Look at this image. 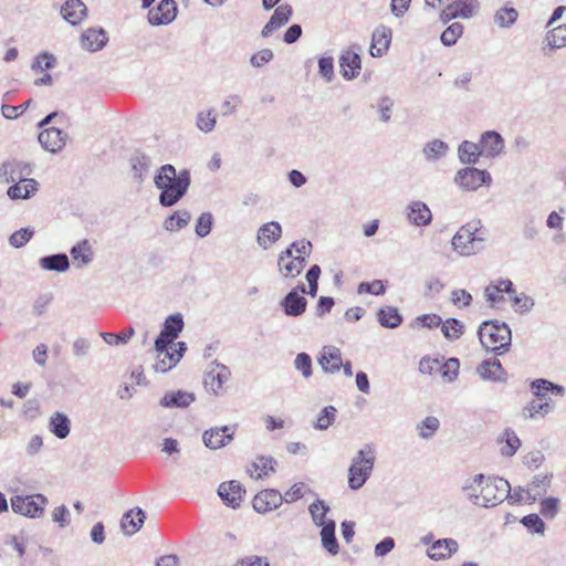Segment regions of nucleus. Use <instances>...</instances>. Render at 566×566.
Segmentation results:
<instances>
[{"mask_svg":"<svg viewBox=\"0 0 566 566\" xmlns=\"http://www.w3.org/2000/svg\"><path fill=\"white\" fill-rule=\"evenodd\" d=\"M488 230L474 219L460 227L451 240L452 249L461 256H471L484 249Z\"/></svg>","mask_w":566,"mask_h":566,"instance_id":"obj_3","label":"nucleus"},{"mask_svg":"<svg viewBox=\"0 0 566 566\" xmlns=\"http://www.w3.org/2000/svg\"><path fill=\"white\" fill-rule=\"evenodd\" d=\"M337 410L334 406L324 407L316 417V420L313 422V427L316 430H326L331 427L336 419Z\"/></svg>","mask_w":566,"mask_h":566,"instance_id":"obj_49","label":"nucleus"},{"mask_svg":"<svg viewBox=\"0 0 566 566\" xmlns=\"http://www.w3.org/2000/svg\"><path fill=\"white\" fill-rule=\"evenodd\" d=\"M134 328L129 326L118 334L102 332L99 335L108 345H125L134 336Z\"/></svg>","mask_w":566,"mask_h":566,"instance_id":"obj_53","label":"nucleus"},{"mask_svg":"<svg viewBox=\"0 0 566 566\" xmlns=\"http://www.w3.org/2000/svg\"><path fill=\"white\" fill-rule=\"evenodd\" d=\"M476 373L483 380L505 384L509 379L506 370L496 358L483 360L476 368Z\"/></svg>","mask_w":566,"mask_h":566,"instance_id":"obj_13","label":"nucleus"},{"mask_svg":"<svg viewBox=\"0 0 566 566\" xmlns=\"http://www.w3.org/2000/svg\"><path fill=\"white\" fill-rule=\"evenodd\" d=\"M38 138L45 150L56 154L65 146L67 134L60 128L50 127L43 129Z\"/></svg>","mask_w":566,"mask_h":566,"instance_id":"obj_14","label":"nucleus"},{"mask_svg":"<svg viewBox=\"0 0 566 566\" xmlns=\"http://www.w3.org/2000/svg\"><path fill=\"white\" fill-rule=\"evenodd\" d=\"M336 523L335 521H328L326 525L321 528V541L323 547L333 556L339 552V545L335 536Z\"/></svg>","mask_w":566,"mask_h":566,"instance_id":"obj_39","label":"nucleus"},{"mask_svg":"<svg viewBox=\"0 0 566 566\" xmlns=\"http://www.w3.org/2000/svg\"><path fill=\"white\" fill-rule=\"evenodd\" d=\"M521 523L532 533L544 534L545 523L539 517V515L535 513L524 516L521 520Z\"/></svg>","mask_w":566,"mask_h":566,"instance_id":"obj_62","label":"nucleus"},{"mask_svg":"<svg viewBox=\"0 0 566 566\" xmlns=\"http://www.w3.org/2000/svg\"><path fill=\"white\" fill-rule=\"evenodd\" d=\"M463 25L460 22H453L450 24L440 36L443 45L452 46L457 43L459 38L463 34Z\"/></svg>","mask_w":566,"mask_h":566,"instance_id":"obj_54","label":"nucleus"},{"mask_svg":"<svg viewBox=\"0 0 566 566\" xmlns=\"http://www.w3.org/2000/svg\"><path fill=\"white\" fill-rule=\"evenodd\" d=\"M499 442L504 443V446L501 447L500 451L503 457L507 458L513 457L521 447L520 438L511 428H506L503 431L502 436L499 438Z\"/></svg>","mask_w":566,"mask_h":566,"instance_id":"obj_41","label":"nucleus"},{"mask_svg":"<svg viewBox=\"0 0 566 566\" xmlns=\"http://www.w3.org/2000/svg\"><path fill=\"white\" fill-rule=\"evenodd\" d=\"M461 19L472 18L480 8L479 0H455L453 1Z\"/></svg>","mask_w":566,"mask_h":566,"instance_id":"obj_57","label":"nucleus"},{"mask_svg":"<svg viewBox=\"0 0 566 566\" xmlns=\"http://www.w3.org/2000/svg\"><path fill=\"white\" fill-rule=\"evenodd\" d=\"M176 347L177 348H175V349L171 348V350H172L171 355L172 356L170 357V363H166L165 359H159L154 365V368H155V370L157 373H166V371L170 370L182 358L185 352L187 350L186 343L185 342H178L176 344Z\"/></svg>","mask_w":566,"mask_h":566,"instance_id":"obj_46","label":"nucleus"},{"mask_svg":"<svg viewBox=\"0 0 566 566\" xmlns=\"http://www.w3.org/2000/svg\"><path fill=\"white\" fill-rule=\"evenodd\" d=\"M510 483L499 476L478 473L468 476L461 484L463 496L473 505L480 507H494L509 495Z\"/></svg>","mask_w":566,"mask_h":566,"instance_id":"obj_1","label":"nucleus"},{"mask_svg":"<svg viewBox=\"0 0 566 566\" xmlns=\"http://www.w3.org/2000/svg\"><path fill=\"white\" fill-rule=\"evenodd\" d=\"M454 184L464 191H475L481 186L490 187L492 177L488 170L465 167L457 171Z\"/></svg>","mask_w":566,"mask_h":566,"instance_id":"obj_7","label":"nucleus"},{"mask_svg":"<svg viewBox=\"0 0 566 566\" xmlns=\"http://www.w3.org/2000/svg\"><path fill=\"white\" fill-rule=\"evenodd\" d=\"M448 150L449 145L441 139L436 138L423 146L422 154L427 161L434 163L443 158Z\"/></svg>","mask_w":566,"mask_h":566,"instance_id":"obj_40","label":"nucleus"},{"mask_svg":"<svg viewBox=\"0 0 566 566\" xmlns=\"http://www.w3.org/2000/svg\"><path fill=\"white\" fill-rule=\"evenodd\" d=\"M482 156L480 143L464 140L458 147V157L463 165H475Z\"/></svg>","mask_w":566,"mask_h":566,"instance_id":"obj_33","label":"nucleus"},{"mask_svg":"<svg viewBox=\"0 0 566 566\" xmlns=\"http://www.w3.org/2000/svg\"><path fill=\"white\" fill-rule=\"evenodd\" d=\"M70 254L77 269L88 265L94 259L92 244L87 239H83L74 244L70 250Z\"/></svg>","mask_w":566,"mask_h":566,"instance_id":"obj_30","label":"nucleus"},{"mask_svg":"<svg viewBox=\"0 0 566 566\" xmlns=\"http://www.w3.org/2000/svg\"><path fill=\"white\" fill-rule=\"evenodd\" d=\"M318 364L327 374L338 373L342 368V352L335 346H324L319 353Z\"/></svg>","mask_w":566,"mask_h":566,"instance_id":"obj_22","label":"nucleus"},{"mask_svg":"<svg viewBox=\"0 0 566 566\" xmlns=\"http://www.w3.org/2000/svg\"><path fill=\"white\" fill-rule=\"evenodd\" d=\"M511 301L514 311L522 315L530 313L535 305V300L525 293H514V295L511 297Z\"/></svg>","mask_w":566,"mask_h":566,"instance_id":"obj_52","label":"nucleus"},{"mask_svg":"<svg viewBox=\"0 0 566 566\" xmlns=\"http://www.w3.org/2000/svg\"><path fill=\"white\" fill-rule=\"evenodd\" d=\"M134 179L143 182L150 167V158L144 154L136 155L130 159Z\"/></svg>","mask_w":566,"mask_h":566,"instance_id":"obj_48","label":"nucleus"},{"mask_svg":"<svg viewBox=\"0 0 566 566\" xmlns=\"http://www.w3.org/2000/svg\"><path fill=\"white\" fill-rule=\"evenodd\" d=\"M38 191V182L34 179L23 178L13 182L7 193L10 199H28Z\"/></svg>","mask_w":566,"mask_h":566,"instance_id":"obj_32","label":"nucleus"},{"mask_svg":"<svg viewBox=\"0 0 566 566\" xmlns=\"http://www.w3.org/2000/svg\"><path fill=\"white\" fill-rule=\"evenodd\" d=\"M318 73L327 82H332L334 73V59L333 56H321L318 59Z\"/></svg>","mask_w":566,"mask_h":566,"instance_id":"obj_61","label":"nucleus"},{"mask_svg":"<svg viewBox=\"0 0 566 566\" xmlns=\"http://www.w3.org/2000/svg\"><path fill=\"white\" fill-rule=\"evenodd\" d=\"M482 346L497 355L509 350L512 340V333L509 325L497 319L483 322L478 331Z\"/></svg>","mask_w":566,"mask_h":566,"instance_id":"obj_4","label":"nucleus"},{"mask_svg":"<svg viewBox=\"0 0 566 566\" xmlns=\"http://www.w3.org/2000/svg\"><path fill=\"white\" fill-rule=\"evenodd\" d=\"M217 124L216 115L213 109L199 112L197 115V128L203 133H210L214 129Z\"/></svg>","mask_w":566,"mask_h":566,"instance_id":"obj_55","label":"nucleus"},{"mask_svg":"<svg viewBox=\"0 0 566 566\" xmlns=\"http://www.w3.org/2000/svg\"><path fill=\"white\" fill-rule=\"evenodd\" d=\"M11 509L14 513L29 518H39L44 513L49 503L48 497L36 493L32 495H15L11 500Z\"/></svg>","mask_w":566,"mask_h":566,"instance_id":"obj_6","label":"nucleus"},{"mask_svg":"<svg viewBox=\"0 0 566 566\" xmlns=\"http://www.w3.org/2000/svg\"><path fill=\"white\" fill-rule=\"evenodd\" d=\"M29 174V166L20 161L4 163L0 168V176L4 177L7 182L22 180Z\"/></svg>","mask_w":566,"mask_h":566,"instance_id":"obj_38","label":"nucleus"},{"mask_svg":"<svg viewBox=\"0 0 566 566\" xmlns=\"http://www.w3.org/2000/svg\"><path fill=\"white\" fill-rule=\"evenodd\" d=\"M107 35L103 29H88L81 36V45L84 50L96 52L102 50L107 43Z\"/></svg>","mask_w":566,"mask_h":566,"instance_id":"obj_27","label":"nucleus"},{"mask_svg":"<svg viewBox=\"0 0 566 566\" xmlns=\"http://www.w3.org/2000/svg\"><path fill=\"white\" fill-rule=\"evenodd\" d=\"M34 235L32 228H22L9 237V243L15 249L23 248Z\"/></svg>","mask_w":566,"mask_h":566,"instance_id":"obj_58","label":"nucleus"},{"mask_svg":"<svg viewBox=\"0 0 566 566\" xmlns=\"http://www.w3.org/2000/svg\"><path fill=\"white\" fill-rule=\"evenodd\" d=\"M154 182L160 190L159 203L163 207H172L187 193L191 176L187 169L177 172L175 166L166 164L159 168Z\"/></svg>","mask_w":566,"mask_h":566,"instance_id":"obj_2","label":"nucleus"},{"mask_svg":"<svg viewBox=\"0 0 566 566\" xmlns=\"http://www.w3.org/2000/svg\"><path fill=\"white\" fill-rule=\"evenodd\" d=\"M56 64V59L49 52L39 54L32 62L31 69L34 72H42L44 70L53 69Z\"/></svg>","mask_w":566,"mask_h":566,"instance_id":"obj_59","label":"nucleus"},{"mask_svg":"<svg viewBox=\"0 0 566 566\" xmlns=\"http://www.w3.org/2000/svg\"><path fill=\"white\" fill-rule=\"evenodd\" d=\"M177 12L175 0H161L157 7L149 9L147 19L151 25H167L176 19Z\"/></svg>","mask_w":566,"mask_h":566,"instance_id":"obj_9","label":"nucleus"},{"mask_svg":"<svg viewBox=\"0 0 566 566\" xmlns=\"http://www.w3.org/2000/svg\"><path fill=\"white\" fill-rule=\"evenodd\" d=\"M531 392L538 399L544 400L548 392L555 396H564L565 388L545 378H537L530 384Z\"/></svg>","mask_w":566,"mask_h":566,"instance_id":"obj_28","label":"nucleus"},{"mask_svg":"<svg viewBox=\"0 0 566 566\" xmlns=\"http://www.w3.org/2000/svg\"><path fill=\"white\" fill-rule=\"evenodd\" d=\"M559 510V500L557 497H546L541 501V514L548 520L554 518Z\"/></svg>","mask_w":566,"mask_h":566,"instance_id":"obj_63","label":"nucleus"},{"mask_svg":"<svg viewBox=\"0 0 566 566\" xmlns=\"http://www.w3.org/2000/svg\"><path fill=\"white\" fill-rule=\"evenodd\" d=\"M551 474H537L533 478L526 488V501L527 503L535 502L538 497L546 493L551 484Z\"/></svg>","mask_w":566,"mask_h":566,"instance_id":"obj_34","label":"nucleus"},{"mask_svg":"<svg viewBox=\"0 0 566 566\" xmlns=\"http://www.w3.org/2000/svg\"><path fill=\"white\" fill-rule=\"evenodd\" d=\"M190 220L191 214L189 211L178 210L168 218H166V220L164 221V228L170 232L179 231L187 227Z\"/></svg>","mask_w":566,"mask_h":566,"instance_id":"obj_44","label":"nucleus"},{"mask_svg":"<svg viewBox=\"0 0 566 566\" xmlns=\"http://www.w3.org/2000/svg\"><path fill=\"white\" fill-rule=\"evenodd\" d=\"M49 430L59 439H65L71 432V420L64 412H53L49 420Z\"/></svg>","mask_w":566,"mask_h":566,"instance_id":"obj_35","label":"nucleus"},{"mask_svg":"<svg viewBox=\"0 0 566 566\" xmlns=\"http://www.w3.org/2000/svg\"><path fill=\"white\" fill-rule=\"evenodd\" d=\"M293 14L292 6L284 3L275 8L270 20L261 30L262 38H269L272 33L285 25Z\"/></svg>","mask_w":566,"mask_h":566,"instance_id":"obj_15","label":"nucleus"},{"mask_svg":"<svg viewBox=\"0 0 566 566\" xmlns=\"http://www.w3.org/2000/svg\"><path fill=\"white\" fill-rule=\"evenodd\" d=\"M87 13V8L82 0H66L61 7V14L72 25L80 23Z\"/></svg>","mask_w":566,"mask_h":566,"instance_id":"obj_29","label":"nucleus"},{"mask_svg":"<svg viewBox=\"0 0 566 566\" xmlns=\"http://www.w3.org/2000/svg\"><path fill=\"white\" fill-rule=\"evenodd\" d=\"M377 319L382 327L397 328L402 323V316L398 308L392 306L381 307L377 312Z\"/></svg>","mask_w":566,"mask_h":566,"instance_id":"obj_42","label":"nucleus"},{"mask_svg":"<svg viewBox=\"0 0 566 566\" xmlns=\"http://www.w3.org/2000/svg\"><path fill=\"white\" fill-rule=\"evenodd\" d=\"M283 503V495L275 489H265L260 491L253 499V509L258 513L265 514L271 512Z\"/></svg>","mask_w":566,"mask_h":566,"instance_id":"obj_11","label":"nucleus"},{"mask_svg":"<svg viewBox=\"0 0 566 566\" xmlns=\"http://www.w3.org/2000/svg\"><path fill=\"white\" fill-rule=\"evenodd\" d=\"M231 376L230 369L219 363H212V367L207 371L205 385L213 394L218 395L222 386L229 380Z\"/></svg>","mask_w":566,"mask_h":566,"instance_id":"obj_18","label":"nucleus"},{"mask_svg":"<svg viewBox=\"0 0 566 566\" xmlns=\"http://www.w3.org/2000/svg\"><path fill=\"white\" fill-rule=\"evenodd\" d=\"M233 436L234 431L229 426L216 427L203 432L202 441L207 448L218 450L229 444Z\"/></svg>","mask_w":566,"mask_h":566,"instance_id":"obj_10","label":"nucleus"},{"mask_svg":"<svg viewBox=\"0 0 566 566\" xmlns=\"http://www.w3.org/2000/svg\"><path fill=\"white\" fill-rule=\"evenodd\" d=\"M39 266L45 271L64 273L70 269V259L65 253H55L39 259Z\"/></svg>","mask_w":566,"mask_h":566,"instance_id":"obj_31","label":"nucleus"},{"mask_svg":"<svg viewBox=\"0 0 566 566\" xmlns=\"http://www.w3.org/2000/svg\"><path fill=\"white\" fill-rule=\"evenodd\" d=\"M376 461V449L371 443L365 444L352 459L348 469V488L357 491L370 478Z\"/></svg>","mask_w":566,"mask_h":566,"instance_id":"obj_5","label":"nucleus"},{"mask_svg":"<svg viewBox=\"0 0 566 566\" xmlns=\"http://www.w3.org/2000/svg\"><path fill=\"white\" fill-rule=\"evenodd\" d=\"M340 73L346 80H354L361 69L360 55L352 50H345L339 56Z\"/></svg>","mask_w":566,"mask_h":566,"instance_id":"obj_21","label":"nucleus"},{"mask_svg":"<svg viewBox=\"0 0 566 566\" xmlns=\"http://www.w3.org/2000/svg\"><path fill=\"white\" fill-rule=\"evenodd\" d=\"M441 331L447 339L455 340L463 335L464 325L457 318H448L446 322H442Z\"/></svg>","mask_w":566,"mask_h":566,"instance_id":"obj_50","label":"nucleus"},{"mask_svg":"<svg viewBox=\"0 0 566 566\" xmlns=\"http://www.w3.org/2000/svg\"><path fill=\"white\" fill-rule=\"evenodd\" d=\"M306 265V261L304 260L303 255H296L287 261H285L283 264L277 265L280 274L284 279H294L297 275H300Z\"/></svg>","mask_w":566,"mask_h":566,"instance_id":"obj_43","label":"nucleus"},{"mask_svg":"<svg viewBox=\"0 0 566 566\" xmlns=\"http://www.w3.org/2000/svg\"><path fill=\"white\" fill-rule=\"evenodd\" d=\"M196 400L195 394L185 390L167 391L159 400L164 408H187Z\"/></svg>","mask_w":566,"mask_h":566,"instance_id":"obj_24","label":"nucleus"},{"mask_svg":"<svg viewBox=\"0 0 566 566\" xmlns=\"http://www.w3.org/2000/svg\"><path fill=\"white\" fill-rule=\"evenodd\" d=\"M213 217L210 212H202L196 221L195 232L199 238H206L212 229Z\"/></svg>","mask_w":566,"mask_h":566,"instance_id":"obj_60","label":"nucleus"},{"mask_svg":"<svg viewBox=\"0 0 566 566\" xmlns=\"http://www.w3.org/2000/svg\"><path fill=\"white\" fill-rule=\"evenodd\" d=\"M276 461L273 457L260 455L252 462L251 467L248 468V473L253 479H262L269 475L271 472H275Z\"/></svg>","mask_w":566,"mask_h":566,"instance_id":"obj_36","label":"nucleus"},{"mask_svg":"<svg viewBox=\"0 0 566 566\" xmlns=\"http://www.w3.org/2000/svg\"><path fill=\"white\" fill-rule=\"evenodd\" d=\"M553 409H554V405L551 402V400H546L543 402H537L535 400H531L523 407V409L521 411V417L524 420L544 418Z\"/></svg>","mask_w":566,"mask_h":566,"instance_id":"obj_37","label":"nucleus"},{"mask_svg":"<svg viewBox=\"0 0 566 566\" xmlns=\"http://www.w3.org/2000/svg\"><path fill=\"white\" fill-rule=\"evenodd\" d=\"M392 31L386 25H379L373 32L370 55L374 57L382 56L391 43Z\"/></svg>","mask_w":566,"mask_h":566,"instance_id":"obj_20","label":"nucleus"},{"mask_svg":"<svg viewBox=\"0 0 566 566\" xmlns=\"http://www.w3.org/2000/svg\"><path fill=\"white\" fill-rule=\"evenodd\" d=\"M459 549V544L453 538H441L433 541L427 549V555L432 560L449 559Z\"/></svg>","mask_w":566,"mask_h":566,"instance_id":"obj_17","label":"nucleus"},{"mask_svg":"<svg viewBox=\"0 0 566 566\" xmlns=\"http://www.w3.org/2000/svg\"><path fill=\"white\" fill-rule=\"evenodd\" d=\"M406 218L415 227H427L432 222V212L426 202L413 200L406 208Z\"/></svg>","mask_w":566,"mask_h":566,"instance_id":"obj_12","label":"nucleus"},{"mask_svg":"<svg viewBox=\"0 0 566 566\" xmlns=\"http://www.w3.org/2000/svg\"><path fill=\"white\" fill-rule=\"evenodd\" d=\"M481 151L484 157L494 158L500 156L504 150V139L500 133L495 130L484 132L480 137Z\"/></svg>","mask_w":566,"mask_h":566,"instance_id":"obj_16","label":"nucleus"},{"mask_svg":"<svg viewBox=\"0 0 566 566\" xmlns=\"http://www.w3.org/2000/svg\"><path fill=\"white\" fill-rule=\"evenodd\" d=\"M547 43L552 49L566 46V24L558 25L547 33Z\"/></svg>","mask_w":566,"mask_h":566,"instance_id":"obj_56","label":"nucleus"},{"mask_svg":"<svg viewBox=\"0 0 566 566\" xmlns=\"http://www.w3.org/2000/svg\"><path fill=\"white\" fill-rule=\"evenodd\" d=\"M440 427V421L433 416L426 417L417 424V432L421 439H430L434 436Z\"/></svg>","mask_w":566,"mask_h":566,"instance_id":"obj_51","label":"nucleus"},{"mask_svg":"<svg viewBox=\"0 0 566 566\" xmlns=\"http://www.w3.org/2000/svg\"><path fill=\"white\" fill-rule=\"evenodd\" d=\"M145 518L146 514L143 509H132L123 515L120 521V528L125 535L132 536L140 530Z\"/></svg>","mask_w":566,"mask_h":566,"instance_id":"obj_25","label":"nucleus"},{"mask_svg":"<svg viewBox=\"0 0 566 566\" xmlns=\"http://www.w3.org/2000/svg\"><path fill=\"white\" fill-rule=\"evenodd\" d=\"M184 328L182 315L171 314L165 322L161 332L155 340V350H163L166 346L174 344V340L179 336Z\"/></svg>","mask_w":566,"mask_h":566,"instance_id":"obj_8","label":"nucleus"},{"mask_svg":"<svg viewBox=\"0 0 566 566\" xmlns=\"http://www.w3.org/2000/svg\"><path fill=\"white\" fill-rule=\"evenodd\" d=\"M280 306L286 316L298 317L305 313L307 300L295 293H287L281 301Z\"/></svg>","mask_w":566,"mask_h":566,"instance_id":"obj_26","label":"nucleus"},{"mask_svg":"<svg viewBox=\"0 0 566 566\" xmlns=\"http://www.w3.org/2000/svg\"><path fill=\"white\" fill-rule=\"evenodd\" d=\"M518 12L515 8L505 4L499 9L494 14V22L500 28H511L517 20Z\"/></svg>","mask_w":566,"mask_h":566,"instance_id":"obj_47","label":"nucleus"},{"mask_svg":"<svg viewBox=\"0 0 566 566\" xmlns=\"http://www.w3.org/2000/svg\"><path fill=\"white\" fill-rule=\"evenodd\" d=\"M329 506L323 501L317 499L308 506V512L312 516L313 523L316 526H319L323 528L324 525L328 523V521H332L331 518H327L326 515L329 512Z\"/></svg>","mask_w":566,"mask_h":566,"instance_id":"obj_45","label":"nucleus"},{"mask_svg":"<svg viewBox=\"0 0 566 566\" xmlns=\"http://www.w3.org/2000/svg\"><path fill=\"white\" fill-rule=\"evenodd\" d=\"M294 366L300 370L304 378L312 376V358L307 353H300L294 359Z\"/></svg>","mask_w":566,"mask_h":566,"instance_id":"obj_64","label":"nucleus"},{"mask_svg":"<svg viewBox=\"0 0 566 566\" xmlns=\"http://www.w3.org/2000/svg\"><path fill=\"white\" fill-rule=\"evenodd\" d=\"M282 237V227L277 221L262 224L256 234V242L263 249H270Z\"/></svg>","mask_w":566,"mask_h":566,"instance_id":"obj_23","label":"nucleus"},{"mask_svg":"<svg viewBox=\"0 0 566 566\" xmlns=\"http://www.w3.org/2000/svg\"><path fill=\"white\" fill-rule=\"evenodd\" d=\"M245 490L238 481L223 482L218 488V494L223 503L233 509L239 507Z\"/></svg>","mask_w":566,"mask_h":566,"instance_id":"obj_19","label":"nucleus"}]
</instances>
